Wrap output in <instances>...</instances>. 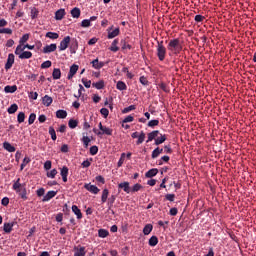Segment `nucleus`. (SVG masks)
I'll return each mask as SVG.
<instances>
[{
  "mask_svg": "<svg viewBox=\"0 0 256 256\" xmlns=\"http://www.w3.org/2000/svg\"><path fill=\"white\" fill-rule=\"evenodd\" d=\"M36 119H37V115L35 113H31L28 119V125H33Z\"/></svg>",
  "mask_w": 256,
  "mask_h": 256,
  "instance_id": "49",
  "label": "nucleus"
},
{
  "mask_svg": "<svg viewBox=\"0 0 256 256\" xmlns=\"http://www.w3.org/2000/svg\"><path fill=\"white\" fill-rule=\"evenodd\" d=\"M165 199H166V201L173 202V201H175V194H166Z\"/></svg>",
  "mask_w": 256,
  "mask_h": 256,
  "instance_id": "63",
  "label": "nucleus"
},
{
  "mask_svg": "<svg viewBox=\"0 0 256 256\" xmlns=\"http://www.w3.org/2000/svg\"><path fill=\"white\" fill-rule=\"evenodd\" d=\"M98 137L101 135H113V129L104 126L100 132L97 133Z\"/></svg>",
  "mask_w": 256,
  "mask_h": 256,
  "instance_id": "18",
  "label": "nucleus"
},
{
  "mask_svg": "<svg viewBox=\"0 0 256 256\" xmlns=\"http://www.w3.org/2000/svg\"><path fill=\"white\" fill-rule=\"evenodd\" d=\"M157 173H159V169L157 168H152L150 170H148L146 173H145V177L147 179H151V177H155L157 175Z\"/></svg>",
  "mask_w": 256,
  "mask_h": 256,
  "instance_id": "19",
  "label": "nucleus"
},
{
  "mask_svg": "<svg viewBox=\"0 0 256 256\" xmlns=\"http://www.w3.org/2000/svg\"><path fill=\"white\" fill-rule=\"evenodd\" d=\"M160 133L159 130H154L150 133H148V139L146 141V143H151V141L156 140L157 137H159Z\"/></svg>",
  "mask_w": 256,
  "mask_h": 256,
  "instance_id": "12",
  "label": "nucleus"
},
{
  "mask_svg": "<svg viewBox=\"0 0 256 256\" xmlns=\"http://www.w3.org/2000/svg\"><path fill=\"white\" fill-rule=\"evenodd\" d=\"M56 117L58 119H66L67 118V111H65V110L56 111Z\"/></svg>",
  "mask_w": 256,
  "mask_h": 256,
  "instance_id": "33",
  "label": "nucleus"
},
{
  "mask_svg": "<svg viewBox=\"0 0 256 256\" xmlns=\"http://www.w3.org/2000/svg\"><path fill=\"white\" fill-rule=\"evenodd\" d=\"M3 148L8 151V153H15L16 149L15 146L11 145L9 142L3 143Z\"/></svg>",
  "mask_w": 256,
  "mask_h": 256,
  "instance_id": "22",
  "label": "nucleus"
},
{
  "mask_svg": "<svg viewBox=\"0 0 256 256\" xmlns=\"http://www.w3.org/2000/svg\"><path fill=\"white\" fill-rule=\"evenodd\" d=\"M77 125H79V121L75 119H70L68 122V127H70V129H75Z\"/></svg>",
  "mask_w": 256,
  "mask_h": 256,
  "instance_id": "43",
  "label": "nucleus"
},
{
  "mask_svg": "<svg viewBox=\"0 0 256 256\" xmlns=\"http://www.w3.org/2000/svg\"><path fill=\"white\" fill-rule=\"evenodd\" d=\"M159 88L162 89V91H164V93H169V87H167V84L162 82L159 84Z\"/></svg>",
  "mask_w": 256,
  "mask_h": 256,
  "instance_id": "61",
  "label": "nucleus"
},
{
  "mask_svg": "<svg viewBox=\"0 0 256 256\" xmlns=\"http://www.w3.org/2000/svg\"><path fill=\"white\" fill-rule=\"evenodd\" d=\"M168 51L173 53V55H179L183 51V45H181V40L179 38L171 39L167 45Z\"/></svg>",
  "mask_w": 256,
  "mask_h": 256,
  "instance_id": "1",
  "label": "nucleus"
},
{
  "mask_svg": "<svg viewBox=\"0 0 256 256\" xmlns=\"http://www.w3.org/2000/svg\"><path fill=\"white\" fill-rule=\"evenodd\" d=\"M116 199H117V196H115V195H112V196L108 199V205H109V207H113V204L115 203Z\"/></svg>",
  "mask_w": 256,
  "mask_h": 256,
  "instance_id": "60",
  "label": "nucleus"
},
{
  "mask_svg": "<svg viewBox=\"0 0 256 256\" xmlns=\"http://www.w3.org/2000/svg\"><path fill=\"white\" fill-rule=\"evenodd\" d=\"M19 109V106L17 104H12L7 112L9 113V115H13L14 113H17V110Z\"/></svg>",
  "mask_w": 256,
  "mask_h": 256,
  "instance_id": "34",
  "label": "nucleus"
},
{
  "mask_svg": "<svg viewBox=\"0 0 256 256\" xmlns=\"http://www.w3.org/2000/svg\"><path fill=\"white\" fill-rule=\"evenodd\" d=\"M98 236L101 239H105V237H109V231L105 230V229H100V230H98Z\"/></svg>",
  "mask_w": 256,
  "mask_h": 256,
  "instance_id": "37",
  "label": "nucleus"
},
{
  "mask_svg": "<svg viewBox=\"0 0 256 256\" xmlns=\"http://www.w3.org/2000/svg\"><path fill=\"white\" fill-rule=\"evenodd\" d=\"M84 189H86V191H89V193H93V195H97L99 191H101V189H99L97 186L91 185L90 183L85 184Z\"/></svg>",
  "mask_w": 256,
  "mask_h": 256,
  "instance_id": "6",
  "label": "nucleus"
},
{
  "mask_svg": "<svg viewBox=\"0 0 256 256\" xmlns=\"http://www.w3.org/2000/svg\"><path fill=\"white\" fill-rule=\"evenodd\" d=\"M118 189H123L125 193H131V186H129V182H122L118 184Z\"/></svg>",
  "mask_w": 256,
  "mask_h": 256,
  "instance_id": "16",
  "label": "nucleus"
},
{
  "mask_svg": "<svg viewBox=\"0 0 256 256\" xmlns=\"http://www.w3.org/2000/svg\"><path fill=\"white\" fill-rule=\"evenodd\" d=\"M57 175V169H52L50 172H47V177L50 179H55Z\"/></svg>",
  "mask_w": 256,
  "mask_h": 256,
  "instance_id": "52",
  "label": "nucleus"
},
{
  "mask_svg": "<svg viewBox=\"0 0 256 256\" xmlns=\"http://www.w3.org/2000/svg\"><path fill=\"white\" fill-rule=\"evenodd\" d=\"M116 88L118 89V91H127V84H125V82L123 81H118L116 84Z\"/></svg>",
  "mask_w": 256,
  "mask_h": 256,
  "instance_id": "30",
  "label": "nucleus"
},
{
  "mask_svg": "<svg viewBox=\"0 0 256 256\" xmlns=\"http://www.w3.org/2000/svg\"><path fill=\"white\" fill-rule=\"evenodd\" d=\"M112 29L113 26L108 29V39H115V37H118L119 33H121V30L119 28H115L113 31H111Z\"/></svg>",
  "mask_w": 256,
  "mask_h": 256,
  "instance_id": "7",
  "label": "nucleus"
},
{
  "mask_svg": "<svg viewBox=\"0 0 256 256\" xmlns=\"http://www.w3.org/2000/svg\"><path fill=\"white\" fill-rule=\"evenodd\" d=\"M160 136H157L155 139V145H162V143H165L167 141V135L165 134H159Z\"/></svg>",
  "mask_w": 256,
  "mask_h": 256,
  "instance_id": "20",
  "label": "nucleus"
},
{
  "mask_svg": "<svg viewBox=\"0 0 256 256\" xmlns=\"http://www.w3.org/2000/svg\"><path fill=\"white\" fill-rule=\"evenodd\" d=\"M56 195H57V191H53V190L48 191L42 199L43 203H46L47 201H51V199H53V197H55Z\"/></svg>",
  "mask_w": 256,
  "mask_h": 256,
  "instance_id": "11",
  "label": "nucleus"
},
{
  "mask_svg": "<svg viewBox=\"0 0 256 256\" xmlns=\"http://www.w3.org/2000/svg\"><path fill=\"white\" fill-rule=\"evenodd\" d=\"M97 183H101L102 185H105V178L101 175L95 177Z\"/></svg>",
  "mask_w": 256,
  "mask_h": 256,
  "instance_id": "64",
  "label": "nucleus"
},
{
  "mask_svg": "<svg viewBox=\"0 0 256 256\" xmlns=\"http://www.w3.org/2000/svg\"><path fill=\"white\" fill-rule=\"evenodd\" d=\"M148 243H149L150 247H156V245L159 243V238H157V236H152L149 239Z\"/></svg>",
  "mask_w": 256,
  "mask_h": 256,
  "instance_id": "36",
  "label": "nucleus"
},
{
  "mask_svg": "<svg viewBox=\"0 0 256 256\" xmlns=\"http://www.w3.org/2000/svg\"><path fill=\"white\" fill-rule=\"evenodd\" d=\"M69 43H71V36L64 37V39L60 42L59 51H65V49L69 47Z\"/></svg>",
  "mask_w": 256,
  "mask_h": 256,
  "instance_id": "4",
  "label": "nucleus"
},
{
  "mask_svg": "<svg viewBox=\"0 0 256 256\" xmlns=\"http://www.w3.org/2000/svg\"><path fill=\"white\" fill-rule=\"evenodd\" d=\"M108 197H109V190H108L107 188H105V189L102 191L101 202H102V203H107Z\"/></svg>",
  "mask_w": 256,
  "mask_h": 256,
  "instance_id": "31",
  "label": "nucleus"
},
{
  "mask_svg": "<svg viewBox=\"0 0 256 256\" xmlns=\"http://www.w3.org/2000/svg\"><path fill=\"white\" fill-rule=\"evenodd\" d=\"M77 71H79V65L77 64H73L71 67H70V71L68 73V79H73V77H75Z\"/></svg>",
  "mask_w": 256,
  "mask_h": 256,
  "instance_id": "10",
  "label": "nucleus"
},
{
  "mask_svg": "<svg viewBox=\"0 0 256 256\" xmlns=\"http://www.w3.org/2000/svg\"><path fill=\"white\" fill-rule=\"evenodd\" d=\"M60 175L62 177L63 182L67 183V177L69 176V168H67V166H63L61 168Z\"/></svg>",
  "mask_w": 256,
  "mask_h": 256,
  "instance_id": "15",
  "label": "nucleus"
},
{
  "mask_svg": "<svg viewBox=\"0 0 256 256\" xmlns=\"http://www.w3.org/2000/svg\"><path fill=\"white\" fill-rule=\"evenodd\" d=\"M92 87H95V89L101 90L105 88V81L104 80H100L96 83H92Z\"/></svg>",
  "mask_w": 256,
  "mask_h": 256,
  "instance_id": "28",
  "label": "nucleus"
},
{
  "mask_svg": "<svg viewBox=\"0 0 256 256\" xmlns=\"http://www.w3.org/2000/svg\"><path fill=\"white\" fill-rule=\"evenodd\" d=\"M121 45H122L123 50H125V49L131 50L132 49L131 44H127V41H125V40H121Z\"/></svg>",
  "mask_w": 256,
  "mask_h": 256,
  "instance_id": "56",
  "label": "nucleus"
},
{
  "mask_svg": "<svg viewBox=\"0 0 256 256\" xmlns=\"http://www.w3.org/2000/svg\"><path fill=\"white\" fill-rule=\"evenodd\" d=\"M19 59H31L33 57V53L31 51H23L18 54Z\"/></svg>",
  "mask_w": 256,
  "mask_h": 256,
  "instance_id": "23",
  "label": "nucleus"
},
{
  "mask_svg": "<svg viewBox=\"0 0 256 256\" xmlns=\"http://www.w3.org/2000/svg\"><path fill=\"white\" fill-rule=\"evenodd\" d=\"M82 142L84 144V147L88 148L89 147V143H91V138H89L88 136H83Z\"/></svg>",
  "mask_w": 256,
  "mask_h": 256,
  "instance_id": "53",
  "label": "nucleus"
},
{
  "mask_svg": "<svg viewBox=\"0 0 256 256\" xmlns=\"http://www.w3.org/2000/svg\"><path fill=\"white\" fill-rule=\"evenodd\" d=\"M29 41V34H24L20 40L19 43L20 45H25Z\"/></svg>",
  "mask_w": 256,
  "mask_h": 256,
  "instance_id": "48",
  "label": "nucleus"
},
{
  "mask_svg": "<svg viewBox=\"0 0 256 256\" xmlns=\"http://www.w3.org/2000/svg\"><path fill=\"white\" fill-rule=\"evenodd\" d=\"M65 17V9H59L55 13L56 21H61Z\"/></svg>",
  "mask_w": 256,
  "mask_h": 256,
  "instance_id": "24",
  "label": "nucleus"
},
{
  "mask_svg": "<svg viewBox=\"0 0 256 256\" xmlns=\"http://www.w3.org/2000/svg\"><path fill=\"white\" fill-rule=\"evenodd\" d=\"M81 27H91V20L89 19L82 20Z\"/></svg>",
  "mask_w": 256,
  "mask_h": 256,
  "instance_id": "59",
  "label": "nucleus"
},
{
  "mask_svg": "<svg viewBox=\"0 0 256 256\" xmlns=\"http://www.w3.org/2000/svg\"><path fill=\"white\" fill-rule=\"evenodd\" d=\"M137 107L135 105H130L122 110V113H130V111H135Z\"/></svg>",
  "mask_w": 256,
  "mask_h": 256,
  "instance_id": "51",
  "label": "nucleus"
},
{
  "mask_svg": "<svg viewBox=\"0 0 256 256\" xmlns=\"http://www.w3.org/2000/svg\"><path fill=\"white\" fill-rule=\"evenodd\" d=\"M157 125H159V120H150L148 122V127H157Z\"/></svg>",
  "mask_w": 256,
  "mask_h": 256,
  "instance_id": "62",
  "label": "nucleus"
},
{
  "mask_svg": "<svg viewBox=\"0 0 256 256\" xmlns=\"http://www.w3.org/2000/svg\"><path fill=\"white\" fill-rule=\"evenodd\" d=\"M15 63V54L10 53L7 58V62L5 64L6 71H9L11 67H13V64Z\"/></svg>",
  "mask_w": 256,
  "mask_h": 256,
  "instance_id": "5",
  "label": "nucleus"
},
{
  "mask_svg": "<svg viewBox=\"0 0 256 256\" xmlns=\"http://www.w3.org/2000/svg\"><path fill=\"white\" fill-rule=\"evenodd\" d=\"M5 93H15L17 91V85H7L4 87Z\"/></svg>",
  "mask_w": 256,
  "mask_h": 256,
  "instance_id": "29",
  "label": "nucleus"
},
{
  "mask_svg": "<svg viewBox=\"0 0 256 256\" xmlns=\"http://www.w3.org/2000/svg\"><path fill=\"white\" fill-rule=\"evenodd\" d=\"M91 65L93 67V69H103V67H105V62H99V58H96L94 60H92Z\"/></svg>",
  "mask_w": 256,
  "mask_h": 256,
  "instance_id": "9",
  "label": "nucleus"
},
{
  "mask_svg": "<svg viewBox=\"0 0 256 256\" xmlns=\"http://www.w3.org/2000/svg\"><path fill=\"white\" fill-rule=\"evenodd\" d=\"M31 163V158L29 157H25L23 159L22 164L20 165V171H23V169H25V167H27V164Z\"/></svg>",
  "mask_w": 256,
  "mask_h": 256,
  "instance_id": "42",
  "label": "nucleus"
},
{
  "mask_svg": "<svg viewBox=\"0 0 256 256\" xmlns=\"http://www.w3.org/2000/svg\"><path fill=\"white\" fill-rule=\"evenodd\" d=\"M143 189V186L139 183L135 184L132 189H130L131 193H137V191H141Z\"/></svg>",
  "mask_w": 256,
  "mask_h": 256,
  "instance_id": "46",
  "label": "nucleus"
},
{
  "mask_svg": "<svg viewBox=\"0 0 256 256\" xmlns=\"http://www.w3.org/2000/svg\"><path fill=\"white\" fill-rule=\"evenodd\" d=\"M161 153H163V148L157 147L152 151V155H151L152 159H157V157H159Z\"/></svg>",
  "mask_w": 256,
  "mask_h": 256,
  "instance_id": "27",
  "label": "nucleus"
},
{
  "mask_svg": "<svg viewBox=\"0 0 256 256\" xmlns=\"http://www.w3.org/2000/svg\"><path fill=\"white\" fill-rule=\"evenodd\" d=\"M48 132H49V135L51 136L52 141H57V133L55 132V128L50 126Z\"/></svg>",
  "mask_w": 256,
  "mask_h": 256,
  "instance_id": "38",
  "label": "nucleus"
},
{
  "mask_svg": "<svg viewBox=\"0 0 256 256\" xmlns=\"http://www.w3.org/2000/svg\"><path fill=\"white\" fill-rule=\"evenodd\" d=\"M13 35V30L11 28H1L0 29V35Z\"/></svg>",
  "mask_w": 256,
  "mask_h": 256,
  "instance_id": "45",
  "label": "nucleus"
},
{
  "mask_svg": "<svg viewBox=\"0 0 256 256\" xmlns=\"http://www.w3.org/2000/svg\"><path fill=\"white\" fill-rule=\"evenodd\" d=\"M57 51V44H50V45H46L43 48V53L47 54V53H53Z\"/></svg>",
  "mask_w": 256,
  "mask_h": 256,
  "instance_id": "14",
  "label": "nucleus"
},
{
  "mask_svg": "<svg viewBox=\"0 0 256 256\" xmlns=\"http://www.w3.org/2000/svg\"><path fill=\"white\" fill-rule=\"evenodd\" d=\"M51 65H52V62L50 60L44 61L41 64V69H49V67H51Z\"/></svg>",
  "mask_w": 256,
  "mask_h": 256,
  "instance_id": "55",
  "label": "nucleus"
},
{
  "mask_svg": "<svg viewBox=\"0 0 256 256\" xmlns=\"http://www.w3.org/2000/svg\"><path fill=\"white\" fill-rule=\"evenodd\" d=\"M97 153H99V147L97 146L90 147V155H97Z\"/></svg>",
  "mask_w": 256,
  "mask_h": 256,
  "instance_id": "58",
  "label": "nucleus"
},
{
  "mask_svg": "<svg viewBox=\"0 0 256 256\" xmlns=\"http://www.w3.org/2000/svg\"><path fill=\"white\" fill-rule=\"evenodd\" d=\"M139 81H140L141 85H144L145 87H147L149 85V80H147V77H145V76H141L139 78Z\"/></svg>",
  "mask_w": 256,
  "mask_h": 256,
  "instance_id": "54",
  "label": "nucleus"
},
{
  "mask_svg": "<svg viewBox=\"0 0 256 256\" xmlns=\"http://www.w3.org/2000/svg\"><path fill=\"white\" fill-rule=\"evenodd\" d=\"M72 212L76 215L77 219H83V213H81V209L77 205L72 206Z\"/></svg>",
  "mask_w": 256,
  "mask_h": 256,
  "instance_id": "21",
  "label": "nucleus"
},
{
  "mask_svg": "<svg viewBox=\"0 0 256 256\" xmlns=\"http://www.w3.org/2000/svg\"><path fill=\"white\" fill-rule=\"evenodd\" d=\"M51 103H53V98L49 95H45L42 97V105L45 107H50Z\"/></svg>",
  "mask_w": 256,
  "mask_h": 256,
  "instance_id": "17",
  "label": "nucleus"
},
{
  "mask_svg": "<svg viewBox=\"0 0 256 256\" xmlns=\"http://www.w3.org/2000/svg\"><path fill=\"white\" fill-rule=\"evenodd\" d=\"M70 13L74 19H79V17H81V9L77 7L73 8Z\"/></svg>",
  "mask_w": 256,
  "mask_h": 256,
  "instance_id": "25",
  "label": "nucleus"
},
{
  "mask_svg": "<svg viewBox=\"0 0 256 256\" xmlns=\"http://www.w3.org/2000/svg\"><path fill=\"white\" fill-rule=\"evenodd\" d=\"M18 123H24L25 122V112H20L17 116Z\"/></svg>",
  "mask_w": 256,
  "mask_h": 256,
  "instance_id": "50",
  "label": "nucleus"
},
{
  "mask_svg": "<svg viewBox=\"0 0 256 256\" xmlns=\"http://www.w3.org/2000/svg\"><path fill=\"white\" fill-rule=\"evenodd\" d=\"M100 113H101V115H103V117L105 119H107V117H109V109H107V108H101Z\"/></svg>",
  "mask_w": 256,
  "mask_h": 256,
  "instance_id": "57",
  "label": "nucleus"
},
{
  "mask_svg": "<svg viewBox=\"0 0 256 256\" xmlns=\"http://www.w3.org/2000/svg\"><path fill=\"white\" fill-rule=\"evenodd\" d=\"M25 51V44L19 43V45L15 49V55H20V53H23Z\"/></svg>",
  "mask_w": 256,
  "mask_h": 256,
  "instance_id": "40",
  "label": "nucleus"
},
{
  "mask_svg": "<svg viewBox=\"0 0 256 256\" xmlns=\"http://www.w3.org/2000/svg\"><path fill=\"white\" fill-rule=\"evenodd\" d=\"M3 230L4 233H11V231H13V224L4 223Z\"/></svg>",
  "mask_w": 256,
  "mask_h": 256,
  "instance_id": "41",
  "label": "nucleus"
},
{
  "mask_svg": "<svg viewBox=\"0 0 256 256\" xmlns=\"http://www.w3.org/2000/svg\"><path fill=\"white\" fill-rule=\"evenodd\" d=\"M30 17L31 19H37V17H39V9L35 7L31 8Z\"/></svg>",
  "mask_w": 256,
  "mask_h": 256,
  "instance_id": "35",
  "label": "nucleus"
},
{
  "mask_svg": "<svg viewBox=\"0 0 256 256\" xmlns=\"http://www.w3.org/2000/svg\"><path fill=\"white\" fill-rule=\"evenodd\" d=\"M52 77L53 79L57 80V79H61V69L59 68H54L53 72H52Z\"/></svg>",
  "mask_w": 256,
  "mask_h": 256,
  "instance_id": "32",
  "label": "nucleus"
},
{
  "mask_svg": "<svg viewBox=\"0 0 256 256\" xmlns=\"http://www.w3.org/2000/svg\"><path fill=\"white\" fill-rule=\"evenodd\" d=\"M156 55L159 61H165L167 56V48L163 45V41H158L156 46Z\"/></svg>",
  "mask_w": 256,
  "mask_h": 256,
  "instance_id": "3",
  "label": "nucleus"
},
{
  "mask_svg": "<svg viewBox=\"0 0 256 256\" xmlns=\"http://www.w3.org/2000/svg\"><path fill=\"white\" fill-rule=\"evenodd\" d=\"M12 189L18 193V195L23 199V201H27V188L25 185L21 184V178H18L12 186Z\"/></svg>",
  "mask_w": 256,
  "mask_h": 256,
  "instance_id": "2",
  "label": "nucleus"
},
{
  "mask_svg": "<svg viewBox=\"0 0 256 256\" xmlns=\"http://www.w3.org/2000/svg\"><path fill=\"white\" fill-rule=\"evenodd\" d=\"M153 231V225L152 224H147L143 228V233L144 235H149Z\"/></svg>",
  "mask_w": 256,
  "mask_h": 256,
  "instance_id": "39",
  "label": "nucleus"
},
{
  "mask_svg": "<svg viewBox=\"0 0 256 256\" xmlns=\"http://www.w3.org/2000/svg\"><path fill=\"white\" fill-rule=\"evenodd\" d=\"M70 44V53L72 55H74L75 53H77V49H79V42L77 41V39L73 38Z\"/></svg>",
  "mask_w": 256,
  "mask_h": 256,
  "instance_id": "8",
  "label": "nucleus"
},
{
  "mask_svg": "<svg viewBox=\"0 0 256 256\" xmlns=\"http://www.w3.org/2000/svg\"><path fill=\"white\" fill-rule=\"evenodd\" d=\"M143 141H145V132L141 131L138 140L136 141V145H141Z\"/></svg>",
  "mask_w": 256,
  "mask_h": 256,
  "instance_id": "44",
  "label": "nucleus"
},
{
  "mask_svg": "<svg viewBox=\"0 0 256 256\" xmlns=\"http://www.w3.org/2000/svg\"><path fill=\"white\" fill-rule=\"evenodd\" d=\"M85 255H87V251H85V246L75 247L74 256H85Z\"/></svg>",
  "mask_w": 256,
  "mask_h": 256,
  "instance_id": "13",
  "label": "nucleus"
},
{
  "mask_svg": "<svg viewBox=\"0 0 256 256\" xmlns=\"http://www.w3.org/2000/svg\"><path fill=\"white\" fill-rule=\"evenodd\" d=\"M117 45H119V39H114L109 49L113 53H117V51H119V48L117 47Z\"/></svg>",
  "mask_w": 256,
  "mask_h": 256,
  "instance_id": "26",
  "label": "nucleus"
},
{
  "mask_svg": "<svg viewBox=\"0 0 256 256\" xmlns=\"http://www.w3.org/2000/svg\"><path fill=\"white\" fill-rule=\"evenodd\" d=\"M46 37L48 39H59V35L57 34V32H47Z\"/></svg>",
  "mask_w": 256,
  "mask_h": 256,
  "instance_id": "47",
  "label": "nucleus"
}]
</instances>
